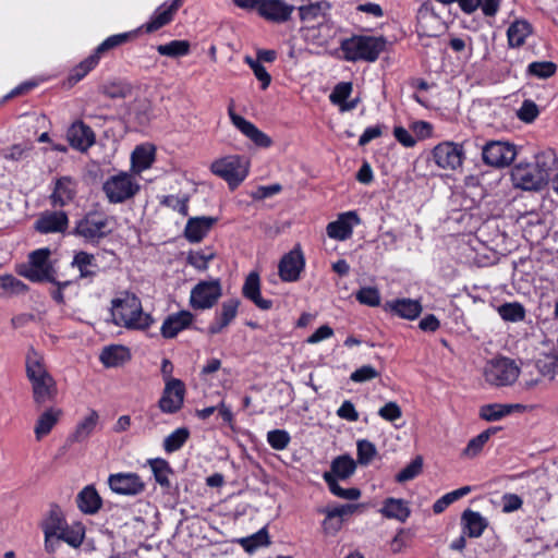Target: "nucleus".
Here are the masks:
<instances>
[{
	"label": "nucleus",
	"instance_id": "22",
	"mask_svg": "<svg viewBox=\"0 0 558 558\" xmlns=\"http://www.w3.org/2000/svg\"><path fill=\"white\" fill-rule=\"evenodd\" d=\"M244 299L251 301L257 308L269 311L272 308V300L262 296L260 277L257 271H251L244 280L241 289Z\"/></svg>",
	"mask_w": 558,
	"mask_h": 558
},
{
	"label": "nucleus",
	"instance_id": "32",
	"mask_svg": "<svg viewBox=\"0 0 558 558\" xmlns=\"http://www.w3.org/2000/svg\"><path fill=\"white\" fill-rule=\"evenodd\" d=\"M76 505L84 514H95L101 509L102 499L93 485H87L77 494Z\"/></svg>",
	"mask_w": 558,
	"mask_h": 558
},
{
	"label": "nucleus",
	"instance_id": "45",
	"mask_svg": "<svg viewBox=\"0 0 558 558\" xmlns=\"http://www.w3.org/2000/svg\"><path fill=\"white\" fill-rule=\"evenodd\" d=\"M323 478L326 482L330 493L339 498L347 500H357L361 497V490L356 487L343 488L330 473H324Z\"/></svg>",
	"mask_w": 558,
	"mask_h": 558
},
{
	"label": "nucleus",
	"instance_id": "27",
	"mask_svg": "<svg viewBox=\"0 0 558 558\" xmlns=\"http://www.w3.org/2000/svg\"><path fill=\"white\" fill-rule=\"evenodd\" d=\"M69 227V217L63 210L46 211L35 223V229L44 234L64 232Z\"/></svg>",
	"mask_w": 558,
	"mask_h": 558
},
{
	"label": "nucleus",
	"instance_id": "59",
	"mask_svg": "<svg viewBox=\"0 0 558 558\" xmlns=\"http://www.w3.org/2000/svg\"><path fill=\"white\" fill-rule=\"evenodd\" d=\"M245 62L252 69L255 77L260 82V88L263 90L267 89L271 83V76L267 72L266 68L262 64V62L253 59L250 56L245 57Z\"/></svg>",
	"mask_w": 558,
	"mask_h": 558
},
{
	"label": "nucleus",
	"instance_id": "21",
	"mask_svg": "<svg viewBox=\"0 0 558 558\" xmlns=\"http://www.w3.org/2000/svg\"><path fill=\"white\" fill-rule=\"evenodd\" d=\"M228 113L234 126L240 130L243 135L250 138L256 146L263 148H268L271 146V138L266 133L260 131L254 123L246 120L242 116L236 114L232 106L229 107Z\"/></svg>",
	"mask_w": 558,
	"mask_h": 558
},
{
	"label": "nucleus",
	"instance_id": "17",
	"mask_svg": "<svg viewBox=\"0 0 558 558\" xmlns=\"http://www.w3.org/2000/svg\"><path fill=\"white\" fill-rule=\"evenodd\" d=\"M77 181L70 175L57 178L49 195L51 207L63 208L73 203L77 195Z\"/></svg>",
	"mask_w": 558,
	"mask_h": 558
},
{
	"label": "nucleus",
	"instance_id": "55",
	"mask_svg": "<svg viewBox=\"0 0 558 558\" xmlns=\"http://www.w3.org/2000/svg\"><path fill=\"white\" fill-rule=\"evenodd\" d=\"M422 469L423 459L421 456H417L396 475V482L404 483L411 481L421 474Z\"/></svg>",
	"mask_w": 558,
	"mask_h": 558
},
{
	"label": "nucleus",
	"instance_id": "63",
	"mask_svg": "<svg viewBox=\"0 0 558 558\" xmlns=\"http://www.w3.org/2000/svg\"><path fill=\"white\" fill-rule=\"evenodd\" d=\"M539 114L536 104L532 100H524L518 111V117L525 123L533 122Z\"/></svg>",
	"mask_w": 558,
	"mask_h": 558
},
{
	"label": "nucleus",
	"instance_id": "39",
	"mask_svg": "<svg viewBox=\"0 0 558 558\" xmlns=\"http://www.w3.org/2000/svg\"><path fill=\"white\" fill-rule=\"evenodd\" d=\"M100 58L93 51L88 57L76 64L69 74L70 85H75L92 72L100 62Z\"/></svg>",
	"mask_w": 558,
	"mask_h": 558
},
{
	"label": "nucleus",
	"instance_id": "42",
	"mask_svg": "<svg viewBox=\"0 0 558 558\" xmlns=\"http://www.w3.org/2000/svg\"><path fill=\"white\" fill-rule=\"evenodd\" d=\"M356 470L355 461L348 454H342L335 458L330 465V471L328 473L332 474L338 480H347Z\"/></svg>",
	"mask_w": 558,
	"mask_h": 558
},
{
	"label": "nucleus",
	"instance_id": "16",
	"mask_svg": "<svg viewBox=\"0 0 558 558\" xmlns=\"http://www.w3.org/2000/svg\"><path fill=\"white\" fill-rule=\"evenodd\" d=\"M304 268L305 257L300 245H296L281 257L278 274L283 282H295L300 279Z\"/></svg>",
	"mask_w": 558,
	"mask_h": 558
},
{
	"label": "nucleus",
	"instance_id": "35",
	"mask_svg": "<svg viewBox=\"0 0 558 558\" xmlns=\"http://www.w3.org/2000/svg\"><path fill=\"white\" fill-rule=\"evenodd\" d=\"M98 422V412L90 410L89 413L76 424L74 432L69 436V440L71 442H83L87 440L95 430Z\"/></svg>",
	"mask_w": 558,
	"mask_h": 558
},
{
	"label": "nucleus",
	"instance_id": "23",
	"mask_svg": "<svg viewBox=\"0 0 558 558\" xmlns=\"http://www.w3.org/2000/svg\"><path fill=\"white\" fill-rule=\"evenodd\" d=\"M66 524L68 522L58 507L51 509L48 518L41 522L40 529L44 533V548L47 554L53 555L52 541Z\"/></svg>",
	"mask_w": 558,
	"mask_h": 558
},
{
	"label": "nucleus",
	"instance_id": "38",
	"mask_svg": "<svg viewBox=\"0 0 558 558\" xmlns=\"http://www.w3.org/2000/svg\"><path fill=\"white\" fill-rule=\"evenodd\" d=\"M501 429L502 428L500 426H492L483 430L477 436L469 440L466 447L462 451V456L468 458L476 457L477 454L481 453L489 438Z\"/></svg>",
	"mask_w": 558,
	"mask_h": 558
},
{
	"label": "nucleus",
	"instance_id": "52",
	"mask_svg": "<svg viewBox=\"0 0 558 558\" xmlns=\"http://www.w3.org/2000/svg\"><path fill=\"white\" fill-rule=\"evenodd\" d=\"M509 414L510 409L502 403H489L480 409V417L487 422L499 421Z\"/></svg>",
	"mask_w": 558,
	"mask_h": 558
},
{
	"label": "nucleus",
	"instance_id": "57",
	"mask_svg": "<svg viewBox=\"0 0 558 558\" xmlns=\"http://www.w3.org/2000/svg\"><path fill=\"white\" fill-rule=\"evenodd\" d=\"M267 442L272 449L282 451L291 442V436L286 429H272L267 433Z\"/></svg>",
	"mask_w": 558,
	"mask_h": 558
},
{
	"label": "nucleus",
	"instance_id": "49",
	"mask_svg": "<svg viewBox=\"0 0 558 558\" xmlns=\"http://www.w3.org/2000/svg\"><path fill=\"white\" fill-rule=\"evenodd\" d=\"M131 160L133 167L138 170H145L149 168L155 160L154 147H145L143 145L136 146L132 151Z\"/></svg>",
	"mask_w": 558,
	"mask_h": 558
},
{
	"label": "nucleus",
	"instance_id": "30",
	"mask_svg": "<svg viewBox=\"0 0 558 558\" xmlns=\"http://www.w3.org/2000/svg\"><path fill=\"white\" fill-rule=\"evenodd\" d=\"M488 526V521L480 512L465 509L461 514V529L464 535L478 538Z\"/></svg>",
	"mask_w": 558,
	"mask_h": 558
},
{
	"label": "nucleus",
	"instance_id": "3",
	"mask_svg": "<svg viewBox=\"0 0 558 558\" xmlns=\"http://www.w3.org/2000/svg\"><path fill=\"white\" fill-rule=\"evenodd\" d=\"M387 39L384 36L352 35L340 41L342 59L348 62L365 61L373 63L387 49Z\"/></svg>",
	"mask_w": 558,
	"mask_h": 558
},
{
	"label": "nucleus",
	"instance_id": "33",
	"mask_svg": "<svg viewBox=\"0 0 558 558\" xmlns=\"http://www.w3.org/2000/svg\"><path fill=\"white\" fill-rule=\"evenodd\" d=\"M537 169L538 175H543V184L546 186L550 178L558 170V157L553 149L544 150L535 156V161L532 162Z\"/></svg>",
	"mask_w": 558,
	"mask_h": 558
},
{
	"label": "nucleus",
	"instance_id": "48",
	"mask_svg": "<svg viewBox=\"0 0 558 558\" xmlns=\"http://www.w3.org/2000/svg\"><path fill=\"white\" fill-rule=\"evenodd\" d=\"M190 438V430L186 427H179L174 429L163 439V450L167 453H172L180 450L187 439Z\"/></svg>",
	"mask_w": 558,
	"mask_h": 558
},
{
	"label": "nucleus",
	"instance_id": "61",
	"mask_svg": "<svg viewBox=\"0 0 558 558\" xmlns=\"http://www.w3.org/2000/svg\"><path fill=\"white\" fill-rule=\"evenodd\" d=\"M356 447L360 464L367 465L377 454L375 445L367 439L357 440Z\"/></svg>",
	"mask_w": 558,
	"mask_h": 558
},
{
	"label": "nucleus",
	"instance_id": "11",
	"mask_svg": "<svg viewBox=\"0 0 558 558\" xmlns=\"http://www.w3.org/2000/svg\"><path fill=\"white\" fill-rule=\"evenodd\" d=\"M432 158L441 169L457 170L463 165L465 151L462 144L446 141L433 148Z\"/></svg>",
	"mask_w": 558,
	"mask_h": 558
},
{
	"label": "nucleus",
	"instance_id": "40",
	"mask_svg": "<svg viewBox=\"0 0 558 558\" xmlns=\"http://www.w3.org/2000/svg\"><path fill=\"white\" fill-rule=\"evenodd\" d=\"M330 8V3L326 0L301 5L299 7L300 20L303 23H313L320 17H325Z\"/></svg>",
	"mask_w": 558,
	"mask_h": 558
},
{
	"label": "nucleus",
	"instance_id": "36",
	"mask_svg": "<svg viewBox=\"0 0 558 558\" xmlns=\"http://www.w3.org/2000/svg\"><path fill=\"white\" fill-rule=\"evenodd\" d=\"M62 415V410L57 408H49L37 420L34 432L37 440L47 436L54 425L59 422Z\"/></svg>",
	"mask_w": 558,
	"mask_h": 558
},
{
	"label": "nucleus",
	"instance_id": "44",
	"mask_svg": "<svg viewBox=\"0 0 558 558\" xmlns=\"http://www.w3.org/2000/svg\"><path fill=\"white\" fill-rule=\"evenodd\" d=\"M149 465L151 468L155 481L166 489H169L171 487V483L169 481V475L173 474V470L170 465V463L162 459V458H156L149 460Z\"/></svg>",
	"mask_w": 558,
	"mask_h": 558
},
{
	"label": "nucleus",
	"instance_id": "1",
	"mask_svg": "<svg viewBox=\"0 0 558 558\" xmlns=\"http://www.w3.org/2000/svg\"><path fill=\"white\" fill-rule=\"evenodd\" d=\"M183 5V0H167L162 4H160L150 16L149 21L141 25L140 27L120 34H114L107 37L104 41H101L93 51L102 59L108 56L116 48L125 45L130 41L135 40L140 34L147 33L151 34L163 26L170 24L179 11V9Z\"/></svg>",
	"mask_w": 558,
	"mask_h": 558
},
{
	"label": "nucleus",
	"instance_id": "25",
	"mask_svg": "<svg viewBox=\"0 0 558 558\" xmlns=\"http://www.w3.org/2000/svg\"><path fill=\"white\" fill-rule=\"evenodd\" d=\"M293 11L294 5L284 0H264L258 14L268 22L282 24L291 19Z\"/></svg>",
	"mask_w": 558,
	"mask_h": 558
},
{
	"label": "nucleus",
	"instance_id": "47",
	"mask_svg": "<svg viewBox=\"0 0 558 558\" xmlns=\"http://www.w3.org/2000/svg\"><path fill=\"white\" fill-rule=\"evenodd\" d=\"M269 534L266 527L260 529L250 536L239 539V544L248 554H253L258 548L269 545Z\"/></svg>",
	"mask_w": 558,
	"mask_h": 558
},
{
	"label": "nucleus",
	"instance_id": "10",
	"mask_svg": "<svg viewBox=\"0 0 558 558\" xmlns=\"http://www.w3.org/2000/svg\"><path fill=\"white\" fill-rule=\"evenodd\" d=\"M222 296L220 279L202 280L191 290L190 305L193 310H209Z\"/></svg>",
	"mask_w": 558,
	"mask_h": 558
},
{
	"label": "nucleus",
	"instance_id": "24",
	"mask_svg": "<svg viewBox=\"0 0 558 558\" xmlns=\"http://www.w3.org/2000/svg\"><path fill=\"white\" fill-rule=\"evenodd\" d=\"M194 319V314L186 310L170 314L165 318L160 327V333L165 339H173L181 331L189 329Z\"/></svg>",
	"mask_w": 558,
	"mask_h": 558
},
{
	"label": "nucleus",
	"instance_id": "18",
	"mask_svg": "<svg viewBox=\"0 0 558 558\" xmlns=\"http://www.w3.org/2000/svg\"><path fill=\"white\" fill-rule=\"evenodd\" d=\"M110 489L119 495L135 496L145 490V483L137 473H116L108 478Z\"/></svg>",
	"mask_w": 558,
	"mask_h": 558
},
{
	"label": "nucleus",
	"instance_id": "34",
	"mask_svg": "<svg viewBox=\"0 0 558 558\" xmlns=\"http://www.w3.org/2000/svg\"><path fill=\"white\" fill-rule=\"evenodd\" d=\"M379 512L387 519H395L402 523H404L411 515V509L409 508L408 501L393 497H388L384 500Z\"/></svg>",
	"mask_w": 558,
	"mask_h": 558
},
{
	"label": "nucleus",
	"instance_id": "2",
	"mask_svg": "<svg viewBox=\"0 0 558 558\" xmlns=\"http://www.w3.org/2000/svg\"><path fill=\"white\" fill-rule=\"evenodd\" d=\"M112 315L118 326L126 329L145 330L149 328L154 318L150 314H145L142 308L140 298L130 291H124L119 298L112 300Z\"/></svg>",
	"mask_w": 558,
	"mask_h": 558
},
{
	"label": "nucleus",
	"instance_id": "5",
	"mask_svg": "<svg viewBox=\"0 0 558 558\" xmlns=\"http://www.w3.org/2000/svg\"><path fill=\"white\" fill-rule=\"evenodd\" d=\"M109 221V216L102 211H88L76 221L74 234L84 239L87 243L99 244L102 239L112 232Z\"/></svg>",
	"mask_w": 558,
	"mask_h": 558
},
{
	"label": "nucleus",
	"instance_id": "58",
	"mask_svg": "<svg viewBox=\"0 0 558 558\" xmlns=\"http://www.w3.org/2000/svg\"><path fill=\"white\" fill-rule=\"evenodd\" d=\"M355 299L360 304L376 307L380 305V293L375 287H363L356 294Z\"/></svg>",
	"mask_w": 558,
	"mask_h": 558
},
{
	"label": "nucleus",
	"instance_id": "54",
	"mask_svg": "<svg viewBox=\"0 0 558 558\" xmlns=\"http://www.w3.org/2000/svg\"><path fill=\"white\" fill-rule=\"evenodd\" d=\"M0 290L3 293L23 294L27 292L28 287L13 275H2L0 276Z\"/></svg>",
	"mask_w": 558,
	"mask_h": 558
},
{
	"label": "nucleus",
	"instance_id": "62",
	"mask_svg": "<svg viewBox=\"0 0 558 558\" xmlns=\"http://www.w3.org/2000/svg\"><path fill=\"white\" fill-rule=\"evenodd\" d=\"M379 372L372 365H363L350 375V379L354 383H365L379 377Z\"/></svg>",
	"mask_w": 558,
	"mask_h": 558
},
{
	"label": "nucleus",
	"instance_id": "14",
	"mask_svg": "<svg viewBox=\"0 0 558 558\" xmlns=\"http://www.w3.org/2000/svg\"><path fill=\"white\" fill-rule=\"evenodd\" d=\"M543 175H538L537 169L532 162H519L510 172V180L515 189L522 191H541L545 187Z\"/></svg>",
	"mask_w": 558,
	"mask_h": 558
},
{
	"label": "nucleus",
	"instance_id": "31",
	"mask_svg": "<svg viewBox=\"0 0 558 558\" xmlns=\"http://www.w3.org/2000/svg\"><path fill=\"white\" fill-rule=\"evenodd\" d=\"M85 538V527L82 524L69 525L66 524L60 533L52 541L53 543V555L59 549L62 542L71 546L72 548H78Z\"/></svg>",
	"mask_w": 558,
	"mask_h": 558
},
{
	"label": "nucleus",
	"instance_id": "37",
	"mask_svg": "<svg viewBox=\"0 0 558 558\" xmlns=\"http://www.w3.org/2000/svg\"><path fill=\"white\" fill-rule=\"evenodd\" d=\"M132 92V84L124 80L109 81L99 86V93L110 99H125Z\"/></svg>",
	"mask_w": 558,
	"mask_h": 558
},
{
	"label": "nucleus",
	"instance_id": "6",
	"mask_svg": "<svg viewBox=\"0 0 558 558\" xmlns=\"http://www.w3.org/2000/svg\"><path fill=\"white\" fill-rule=\"evenodd\" d=\"M518 155L517 146L508 141H488L482 147V160L486 166L504 169L509 167Z\"/></svg>",
	"mask_w": 558,
	"mask_h": 558
},
{
	"label": "nucleus",
	"instance_id": "20",
	"mask_svg": "<svg viewBox=\"0 0 558 558\" xmlns=\"http://www.w3.org/2000/svg\"><path fill=\"white\" fill-rule=\"evenodd\" d=\"M361 223V218L355 210H349L338 215L335 221L326 227L327 235L330 239L345 241L353 234V228Z\"/></svg>",
	"mask_w": 558,
	"mask_h": 558
},
{
	"label": "nucleus",
	"instance_id": "56",
	"mask_svg": "<svg viewBox=\"0 0 558 558\" xmlns=\"http://www.w3.org/2000/svg\"><path fill=\"white\" fill-rule=\"evenodd\" d=\"M216 254L213 251L206 253L205 251H191L187 254V264L195 269L204 271L208 268V264L215 258Z\"/></svg>",
	"mask_w": 558,
	"mask_h": 558
},
{
	"label": "nucleus",
	"instance_id": "64",
	"mask_svg": "<svg viewBox=\"0 0 558 558\" xmlns=\"http://www.w3.org/2000/svg\"><path fill=\"white\" fill-rule=\"evenodd\" d=\"M380 417L388 422H395L402 416L401 408L396 402H387L378 411Z\"/></svg>",
	"mask_w": 558,
	"mask_h": 558
},
{
	"label": "nucleus",
	"instance_id": "7",
	"mask_svg": "<svg viewBox=\"0 0 558 558\" xmlns=\"http://www.w3.org/2000/svg\"><path fill=\"white\" fill-rule=\"evenodd\" d=\"M210 171L223 179L231 190L238 187L247 177L248 170L240 156H227L215 160Z\"/></svg>",
	"mask_w": 558,
	"mask_h": 558
},
{
	"label": "nucleus",
	"instance_id": "46",
	"mask_svg": "<svg viewBox=\"0 0 558 558\" xmlns=\"http://www.w3.org/2000/svg\"><path fill=\"white\" fill-rule=\"evenodd\" d=\"M499 316L505 322L518 323L525 319L526 311L520 302H507L497 307Z\"/></svg>",
	"mask_w": 558,
	"mask_h": 558
},
{
	"label": "nucleus",
	"instance_id": "28",
	"mask_svg": "<svg viewBox=\"0 0 558 558\" xmlns=\"http://www.w3.org/2000/svg\"><path fill=\"white\" fill-rule=\"evenodd\" d=\"M215 217H192L187 220L184 228V236L190 243L201 242L217 223Z\"/></svg>",
	"mask_w": 558,
	"mask_h": 558
},
{
	"label": "nucleus",
	"instance_id": "26",
	"mask_svg": "<svg viewBox=\"0 0 558 558\" xmlns=\"http://www.w3.org/2000/svg\"><path fill=\"white\" fill-rule=\"evenodd\" d=\"M383 308L393 316L409 320L417 318L423 310L420 301L407 298L387 301Z\"/></svg>",
	"mask_w": 558,
	"mask_h": 558
},
{
	"label": "nucleus",
	"instance_id": "43",
	"mask_svg": "<svg viewBox=\"0 0 558 558\" xmlns=\"http://www.w3.org/2000/svg\"><path fill=\"white\" fill-rule=\"evenodd\" d=\"M160 56L170 58L185 57L191 52V43L184 39H174L167 44H161L156 47Z\"/></svg>",
	"mask_w": 558,
	"mask_h": 558
},
{
	"label": "nucleus",
	"instance_id": "50",
	"mask_svg": "<svg viewBox=\"0 0 558 558\" xmlns=\"http://www.w3.org/2000/svg\"><path fill=\"white\" fill-rule=\"evenodd\" d=\"M126 354H128V349L125 347H122V345L106 347L100 354V361L107 367H114L124 361V357Z\"/></svg>",
	"mask_w": 558,
	"mask_h": 558
},
{
	"label": "nucleus",
	"instance_id": "9",
	"mask_svg": "<svg viewBox=\"0 0 558 558\" xmlns=\"http://www.w3.org/2000/svg\"><path fill=\"white\" fill-rule=\"evenodd\" d=\"M102 190L111 204H119L133 197L138 191L140 185L133 177L126 172H121L110 177L102 185Z\"/></svg>",
	"mask_w": 558,
	"mask_h": 558
},
{
	"label": "nucleus",
	"instance_id": "19",
	"mask_svg": "<svg viewBox=\"0 0 558 558\" xmlns=\"http://www.w3.org/2000/svg\"><path fill=\"white\" fill-rule=\"evenodd\" d=\"M69 145L81 153H86L96 143L93 129L82 120L74 121L66 131Z\"/></svg>",
	"mask_w": 558,
	"mask_h": 558
},
{
	"label": "nucleus",
	"instance_id": "15",
	"mask_svg": "<svg viewBox=\"0 0 558 558\" xmlns=\"http://www.w3.org/2000/svg\"><path fill=\"white\" fill-rule=\"evenodd\" d=\"M241 301L238 298L225 300L215 311L213 320L207 327L209 336L221 333L236 318Z\"/></svg>",
	"mask_w": 558,
	"mask_h": 558
},
{
	"label": "nucleus",
	"instance_id": "4",
	"mask_svg": "<svg viewBox=\"0 0 558 558\" xmlns=\"http://www.w3.org/2000/svg\"><path fill=\"white\" fill-rule=\"evenodd\" d=\"M26 376L32 384L33 398L37 404L51 401L57 396V384L46 369L44 359L33 349L26 356Z\"/></svg>",
	"mask_w": 558,
	"mask_h": 558
},
{
	"label": "nucleus",
	"instance_id": "60",
	"mask_svg": "<svg viewBox=\"0 0 558 558\" xmlns=\"http://www.w3.org/2000/svg\"><path fill=\"white\" fill-rule=\"evenodd\" d=\"M353 89V85L351 82H340L338 83L331 94L329 95L330 102L339 106V108L347 101L350 97Z\"/></svg>",
	"mask_w": 558,
	"mask_h": 558
},
{
	"label": "nucleus",
	"instance_id": "51",
	"mask_svg": "<svg viewBox=\"0 0 558 558\" xmlns=\"http://www.w3.org/2000/svg\"><path fill=\"white\" fill-rule=\"evenodd\" d=\"M318 513L325 514V519L322 522V530L325 535H336L342 527L343 520L337 517L330 509V507L320 508L317 510Z\"/></svg>",
	"mask_w": 558,
	"mask_h": 558
},
{
	"label": "nucleus",
	"instance_id": "13",
	"mask_svg": "<svg viewBox=\"0 0 558 558\" xmlns=\"http://www.w3.org/2000/svg\"><path fill=\"white\" fill-rule=\"evenodd\" d=\"M49 248H38L29 254V268L20 274L32 282L52 281L54 269L49 262Z\"/></svg>",
	"mask_w": 558,
	"mask_h": 558
},
{
	"label": "nucleus",
	"instance_id": "29",
	"mask_svg": "<svg viewBox=\"0 0 558 558\" xmlns=\"http://www.w3.org/2000/svg\"><path fill=\"white\" fill-rule=\"evenodd\" d=\"M71 266L78 270L77 280L87 279L89 283L94 281L100 271L95 255L86 251L75 252Z\"/></svg>",
	"mask_w": 558,
	"mask_h": 558
},
{
	"label": "nucleus",
	"instance_id": "41",
	"mask_svg": "<svg viewBox=\"0 0 558 558\" xmlns=\"http://www.w3.org/2000/svg\"><path fill=\"white\" fill-rule=\"evenodd\" d=\"M531 32L532 27L529 22L524 20L514 21L507 31L509 46L512 48L521 47Z\"/></svg>",
	"mask_w": 558,
	"mask_h": 558
},
{
	"label": "nucleus",
	"instance_id": "53",
	"mask_svg": "<svg viewBox=\"0 0 558 558\" xmlns=\"http://www.w3.org/2000/svg\"><path fill=\"white\" fill-rule=\"evenodd\" d=\"M557 64L553 61H534L527 65V74L537 78H548L555 75Z\"/></svg>",
	"mask_w": 558,
	"mask_h": 558
},
{
	"label": "nucleus",
	"instance_id": "8",
	"mask_svg": "<svg viewBox=\"0 0 558 558\" xmlns=\"http://www.w3.org/2000/svg\"><path fill=\"white\" fill-rule=\"evenodd\" d=\"M520 375L515 362L508 357H497L487 363L484 376L487 383L497 387L512 385Z\"/></svg>",
	"mask_w": 558,
	"mask_h": 558
},
{
	"label": "nucleus",
	"instance_id": "12",
	"mask_svg": "<svg viewBox=\"0 0 558 558\" xmlns=\"http://www.w3.org/2000/svg\"><path fill=\"white\" fill-rule=\"evenodd\" d=\"M186 387L181 379H168L157 402L163 414H177L184 405Z\"/></svg>",
	"mask_w": 558,
	"mask_h": 558
}]
</instances>
